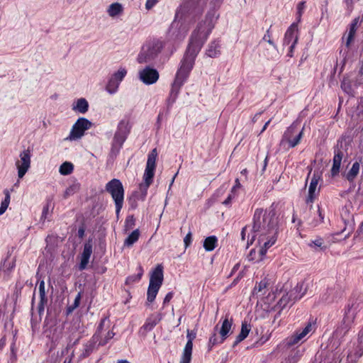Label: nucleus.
Returning <instances> with one entry per match:
<instances>
[{"label": "nucleus", "instance_id": "nucleus-32", "mask_svg": "<svg viewBox=\"0 0 363 363\" xmlns=\"http://www.w3.org/2000/svg\"><path fill=\"white\" fill-rule=\"evenodd\" d=\"M336 298V291L334 289H328L322 294L320 299L323 303H330L334 302Z\"/></svg>", "mask_w": 363, "mask_h": 363}, {"label": "nucleus", "instance_id": "nucleus-35", "mask_svg": "<svg viewBox=\"0 0 363 363\" xmlns=\"http://www.w3.org/2000/svg\"><path fill=\"white\" fill-rule=\"evenodd\" d=\"M140 237V231L138 229L133 230L125 240L124 245L127 247L132 246L135 242L138 241Z\"/></svg>", "mask_w": 363, "mask_h": 363}, {"label": "nucleus", "instance_id": "nucleus-30", "mask_svg": "<svg viewBox=\"0 0 363 363\" xmlns=\"http://www.w3.org/2000/svg\"><path fill=\"white\" fill-rule=\"evenodd\" d=\"M88 108L89 104L87 101L84 98H81L73 104L72 108L81 113H84L88 111Z\"/></svg>", "mask_w": 363, "mask_h": 363}, {"label": "nucleus", "instance_id": "nucleus-22", "mask_svg": "<svg viewBox=\"0 0 363 363\" xmlns=\"http://www.w3.org/2000/svg\"><path fill=\"white\" fill-rule=\"evenodd\" d=\"M106 13L111 18H117L123 14L124 7L121 3L114 2L107 7Z\"/></svg>", "mask_w": 363, "mask_h": 363}, {"label": "nucleus", "instance_id": "nucleus-56", "mask_svg": "<svg viewBox=\"0 0 363 363\" xmlns=\"http://www.w3.org/2000/svg\"><path fill=\"white\" fill-rule=\"evenodd\" d=\"M223 342H220L218 340L216 334L214 333L210 338H209V345L213 346L218 343H222Z\"/></svg>", "mask_w": 363, "mask_h": 363}, {"label": "nucleus", "instance_id": "nucleus-37", "mask_svg": "<svg viewBox=\"0 0 363 363\" xmlns=\"http://www.w3.org/2000/svg\"><path fill=\"white\" fill-rule=\"evenodd\" d=\"M138 274H135V275H131V276H129L127 279H126V281H125V283L128 284H133V283H135V282H138L140 280L143 274V272H144V270L142 267L141 265H139L138 267Z\"/></svg>", "mask_w": 363, "mask_h": 363}, {"label": "nucleus", "instance_id": "nucleus-13", "mask_svg": "<svg viewBox=\"0 0 363 363\" xmlns=\"http://www.w3.org/2000/svg\"><path fill=\"white\" fill-rule=\"evenodd\" d=\"M91 126V123L86 118H79L73 125L70 133L66 140H75L81 138L84 135L85 130L89 129Z\"/></svg>", "mask_w": 363, "mask_h": 363}, {"label": "nucleus", "instance_id": "nucleus-12", "mask_svg": "<svg viewBox=\"0 0 363 363\" xmlns=\"http://www.w3.org/2000/svg\"><path fill=\"white\" fill-rule=\"evenodd\" d=\"M357 307H354V304L349 306L345 312V315L342 321V325L337 328L334 333V335L336 337H342L350 330L352 327V323L355 318Z\"/></svg>", "mask_w": 363, "mask_h": 363}, {"label": "nucleus", "instance_id": "nucleus-28", "mask_svg": "<svg viewBox=\"0 0 363 363\" xmlns=\"http://www.w3.org/2000/svg\"><path fill=\"white\" fill-rule=\"evenodd\" d=\"M251 330V326L247 323L246 320L242 321L241 325V331L239 335L236 337L235 341L233 343V347L239 344L240 342L244 340L248 335Z\"/></svg>", "mask_w": 363, "mask_h": 363}, {"label": "nucleus", "instance_id": "nucleus-62", "mask_svg": "<svg viewBox=\"0 0 363 363\" xmlns=\"http://www.w3.org/2000/svg\"><path fill=\"white\" fill-rule=\"evenodd\" d=\"M173 297V293L172 292H169L166 296L164 297V301H163V303L164 304H166L168 302H169L171 301V299Z\"/></svg>", "mask_w": 363, "mask_h": 363}, {"label": "nucleus", "instance_id": "nucleus-51", "mask_svg": "<svg viewBox=\"0 0 363 363\" xmlns=\"http://www.w3.org/2000/svg\"><path fill=\"white\" fill-rule=\"evenodd\" d=\"M14 267V262L13 261H7L6 260L2 267L1 270L4 272H9Z\"/></svg>", "mask_w": 363, "mask_h": 363}, {"label": "nucleus", "instance_id": "nucleus-9", "mask_svg": "<svg viewBox=\"0 0 363 363\" xmlns=\"http://www.w3.org/2000/svg\"><path fill=\"white\" fill-rule=\"evenodd\" d=\"M193 66L194 65L189 62L182 60V65L177 72L174 81L172 85L170 96L172 98L173 101L177 97L180 88L187 79Z\"/></svg>", "mask_w": 363, "mask_h": 363}, {"label": "nucleus", "instance_id": "nucleus-16", "mask_svg": "<svg viewBox=\"0 0 363 363\" xmlns=\"http://www.w3.org/2000/svg\"><path fill=\"white\" fill-rule=\"evenodd\" d=\"M139 79L147 85L153 84L159 79V72L157 69L146 67L138 72Z\"/></svg>", "mask_w": 363, "mask_h": 363}, {"label": "nucleus", "instance_id": "nucleus-3", "mask_svg": "<svg viewBox=\"0 0 363 363\" xmlns=\"http://www.w3.org/2000/svg\"><path fill=\"white\" fill-rule=\"evenodd\" d=\"M213 27V18L210 17L209 14H208L206 16L205 21L199 23L196 29L193 32L183 60L184 61L194 65L196 55L201 50Z\"/></svg>", "mask_w": 363, "mask_h": 363}, {"label": "nucleus", "instance_id": "nucleus-39", "mask_svg": "<svg viewBox=\"0 0 363 363\" xmlns=\"http://www.w3.org/2000/svg\"><path fill=\"white\" fill-rule=\"evenodd\" d=\"M74 166L71 162H65L62 163L59 169V172L62 175H68L73 171Z\"/></svg>", "mask_w": 363, "mask_h": 363}, {"label": "nucleus", "instance_id": "nucleus-36", "mask_svg": "<svg viewBox=\"0 0 363 363\" xmlns=\"http://www.w3.org/2000/svg\"><path fill=\"white\" fill-rule=\"evenodd\" d=\"M119 85L120 82L111 77L106 84V90L110 94H113L118 91Z\"/></svg>", "mask_w": 363, "mask_h": 363}, {"label": "nucleus", "instance_id": "nucleus-47", "mask_svg": "<svg viewBox=\"0 0 363 363\" xmlns=\"http://www.w3.org/2000/svg\"><path fill=\"white\" fill-rule=\"evenodd\" d=\"M91 254H92V244H91V241H88L84 245V250H83L82 255L90 258Z\"/></svg>", "mask_w": 363, "mask_h": 363}, {"label": "nucleus", "instance_id": "nucleus-8", "mask_svg": "<svg viewBox=\"0 0 363 363\" xmlns=\"http://www.w3.org/2000/svg\"><path fill=\"white\" fill-rule=\"evenodd\" d=\"M106 191L108 192L113 199L116 205V213L119 214L123 204L124 189L119 179H113L106 185Z\"/></svg>", "mask_w": 363, "mask_h": 363}, {"label": "nucleus", "instance_id": "nucleus-58", "mask_svg": "<svg viewBox=\"0 0 363 363\" xmlns=\"http://www.w3.org/2000/svg\"><path fill=\"white\" fill-rule=\"evenodd\" d=\"M323 244V239L321 238H318L316 240H315L314 241H313L311 244H309V245L311 247H312L313 245L315 246V247H321L322 245Z\"/></svg>", "mask_w": 363, "mask_h": 363}, {"label": "nucleus", "instance_id": "nucleus-23", "mask_svg": "<svg viewBox=\"0 0 363 363\" xmlns=\"http://www.w3.org/2000/svg\"><path fill=\"white\" fill-rule=\"evenodd\" d=\"M232 326L233 319L230 318L228 315H226L223 320L221 328L219 330V334L221 338L220 342H223L232 333Z\"/></svg>", "mask_w": 363, "mask_h": 363}, {"label": "nucleus", "instance_id": "nucleus-44", "mask_svg": "<svg viewBox=\"0 0 363 363\" xmlns=\"http://www.w3.org/2000/svg\"><path fill=\"white\" fill-rule=\"evenodd\" d=\"M267 286L268 281L267 279L262 280L257 285L255 286L253 293L255 294H258L259 293L264 294L265 293L264 290L267 289Z\"/></svg>", "mask_w": 363, "mask_h": 363}, {"label": "nucleus", "instance_id": "nucleus-20", "mask_svg": "<svg viewBox=\"0 0 363 363\" xmlns=\"http://www.w3.org/2000/svg\"><path fill=\"white\" fill-rule=\"evenodd\" d=\"M312 324L311 323H308L301 331H297L287 340V345H293L297 344L312 330Z\"/></svg>", "mask_w": 363, "mask_h": 363}, {"label": "nucleus", "instance_id": "nucleus-60", "mask_svg": "<svg viewBox=\"0 0 363 363\" xmlns=\"http://www.w3.org/2000/svg\"><path fill=\"white\" fill-rule=\"evenodd\" d=\"M11 359H13V362L16 361V351L15 348V343H13L11 346Z\"/></svg>", "mask_w": 363, "mask_h": 363}, {"label": "nucleus", "instance_id": "nucleus-4", "mask_svg": "<svg viewBox=\"0 0 363 363\" xmlns=\"http://www.w3.org/2000/svg\"><path fill=\"white\" fill-rule=\"evenodd\" d=\"M164 43L159 39H152L146 42L142 47L137 60L139 63H147L155 60L163 49Z\"/></svg>", "mask_w": 363, "mask_h": 363}, {"label": "nucleus", "instance_id": "nucleus-18", "mask_svg": "<svg viewBox=\"0 0 363 363\" xmlns=\"http://www.w3.org/2000/svg\"><path fill=\"white\" fill-rule=\"evenodd\" d=\"M277 233H267L265 236H257L258 242L259 245H262L259 250V254L261 256H264L267 249L272 246L277 240Z\"/></svg>", "mask_w": 363, "mask_h": 363}, {"label": "nucleus", "instance_id": "nucleus-63", "mask_svg": "<svg viewBox=\"0 0 363 363\" xmlns=\"http://www.w3.org/2000/svg\"><path fill=\"white\" fill-rule=\"evenodd\" d=\"M92 350L91 345H86L84 352H83V356L86 357L88 356Z\"/></svg>", "mask_w": 363, "mask_h": 363}, {"label": "nucleus", "instance_id": "nucleus-46", "mask_svg": "<svg viewBox=\"0 0 363 363\" xmlns=\"http://www.w3.org/2000/svg\"><path fill=\"white\" fill-rule=\"evenodd\" d=\"M295 301L290 297V292L284 295L279 301V303L281 308L286 307L288 304H293Z\"/></svg>", "mask_w": 363, "mask_h": 363}, {"label": "nucleus", "instance_id": "nucleus-11", "mask_svg": "<svg viewBox=\"0 0 363 363\" xmlns=\"http://www.w3.org/2000/svg\"><path fill=\"white\" fill-rule=\"evenodd\" d=\"M303 129L304 128H303L301 131L298 132L296 124L294 123H292L284 132L281 140V145L288 143L289 147L292 148L296 147L300 143L303 137Z\"/></svg>", "mask_w": 363, "mask_h": 363}, {"label": "nucleus", "instance_id": "nucleus-19", "mask_svg": "<svg viewBox=\"0 0 363 363\" xmlns=\"http://www.w3.org/2000/svg\"><path fill=\"white\" fill-rule=\"evenodd\" d=\"M188 341L184 347L183 353L179 363H190L191 359L192 350H193V340L196 337L195 333H192L187 330Z\"/></svg>", "mask_w": 363, "mask_h": 363}, {"label": "nucleus", "instance_id": "nucleus-25", "mask_svg": "<svg viewBox=\"0 0 363 363\" xmlns=\"http://www.w3.org/2000/svg\"><path fill=\"white\" fill-rule=\"evenodd\" d=\"M104 323H105V319H103L101 321V323L98 327L97 332L94 336L95 338H96L98 336L101 337V340L99 343V345H106L108 342L109 340H111L113 337V336L115 335L113 331H108L106 333V335L104 337H102L103 336L102 330H103Z\"/></svg>", "mask_w": 363, "mask_h": 363}, {"label": "nucleus", "instance_id": "nucleus-14", "mask_svg": "<svg viewBox=\"0 0 363 363\" xmlns=\"http://www.w3.org/2000/svg\"><path fill=\"white\" fill-rule=\"evenodd\" d=\"M30 152L29 150L22 151L19 155V159L16 161V167L18 169V177L22 179L30 167Z\"/></svg>", "mask_w": 363, "mask_h": 363}, {"label": "nucleus", "instance_id": "nucleus-29", "mask_svg": "<svg viewBox=\"0 0 363 363\" xmlns=\"http://www.w3.org/2000/svg\"><path fill=\"white\" fill-rule=\"evenodd\" d=\"M296 29V25L295 23H293L286 30L284 38V45H289L291 43L294 42L296 38H298L297 35H295L294 33Z\"/></svg>", "mask_w": 363, "mask_h": 363}, {"label": "nucleus", "instance_id": "nucleus-2", "mask_svg": "<svg viewBox=\"0 0 363 363\" xmlns=\"http://www.w3.org/2000/svg\"><path fill=\"white\" fill-rule=\"evenodd\" d=\"M203 7L192 8L190 3L183 4L177 10L169 29V35L175 39H182L187 34L196 17L203 12Z\"/></svg>", "mask_w": 363, "mask_h": 363}, {"label": "nucleus", "instance_id": "nucleus-42", "mask_svg": "<svg viewBox=\"0 0 363 363\" xmlns=\"http://www.w3.org/2000/svg\"><path fill=\"white\" fill-rule=\"evenodd\" d=\"M160 320V318L158 317L149 318L143 325V328L147 331H150L159 323Z\"/></svg>", "mask_w": 363, "mask_h": 363}, {"label": "nucleus", "instance_id": "nucleus-1", "mask_svg": "<svg viewBox=\"0 0 363 363\" xmlns=\"http://www.w3.org/2000/svg\"><path fill=\"white\" fill-rule=\"evenodd\" d=\"M278 218L275 207L272 204L269 209L257 208L253 216L252 235H247V245H252L258 235L265 236L267 233H277Z\"/></svg>", "mask_w": 363, "mask_h": 363}, {"label": "nucleus", "instance_id": "nucleus-64", "mask_svg": "<svg viewBox=\"0 0 363 363\" xmlns=\"http://www.w3.org/2000/svg\"><path fill=\"white\" fill-rule=\"evenodd\" d=\"M240 187V184L238 179H235V184L231 189V193L234 194V192L236 191L237 189Z\"/></svg>", "mask_w": 363, "mask_h": 363}, {"label": "nucleus", "instance_id": "nucleus-57", "mask_svg": "<svg viewBox=\"0 0 363 363\" xmlns=\"http://www.w3.org/2000/svg\"><path fill=\"white\" fill-rule=\"evenodd\" d=\"M157 2L158 0H147L145 3V9L147 10L151 9Z\"/></svg>", "mask_w": 363, "mask_h": 363}, {"label": "nucleus", "instance_id": "nucleus-24", "mask_svg": "<svg viewBox=\"0 0 363 363\" xmlns=\"http://www.w3.org/2000/svg\"><path fill=\"white\" fill-rule=\"evenodd\" d=\"M38 290L40 295V301L38 304V311L39 314L41 315L42 313H43L45 306L48 302V298L45 296V281L43 280L40 281Z\"/></svg>", "mask_w": 363, "mask_h": 363}, {"label": "nucleus", "instance_id": "nucleus-31", "mask_svg": "<svg viewBox=\"0 0 363 363\" xmlns=\"http://www.w3.org/2000/svg\"><path fill=\"white\" fill-rule=\"evenodd\" d=\"M206 55L210 57H216L220 55V45L218 43L212 42L206 50Z\"/></svg>", "mask_w": 363, "mask_h": 363}, {"label": "nucleus", "instance_id": "nucleus-15", "mask_svg": "<svg viewBox=\"0 0 363 363\" xmlns=\"http://www.w3.org/2000/svg\"><path fill=\"white\" fill-rule=\"evenodd\" d=\"M359 23L360 21L359 17L353 19L351 23L349 25L348 29L342 36V42L345 43L347 48H349L354 43Z\"/></svg>", "mask_w": 363, "mask_h": 363}, {"label": "nucleus", "instance_id": "nucleus-10", "mask_svg": "<svg viewBox=\"0 0 363 363\" xmlns=\"http://www.w3.org/2000/svg\"><path fill=\"white\" fill-rule=\"evenodd\" d=\"M131 128L130 118L125 116L118 123L117 130L113 138V145L121 147L126 140Z\"/></svg>", "mask_w": 363, "mask_h": 363}, {"label": "nucleus", "instance_id": "nucleus-6", "mask_svg": "<svg viewBox=\"0 0 363 363\" xmlns=\"http://www.w3.org/2000/svg\"><path fill=\"white\" fill-rule=\"evenodd\" d=\"M164 279L163 266L157 264L150 274V283L147 292V300L152 303L160 289Z\"/></svg>", "mask_w": 363, "mask_h": 363}, {"label": "nucleus", "instance_id": "nucleus-26", "mask_svg": "<svg viewBox=\"0 0 363 363\" xmlns=\"http://www.w3.org/2000/svg\"><path fill=\"white\" fill-rule=\"evenodd\" d=\"M344 154L342 151L337 150L335 151V155L333 160V167L331 169L332 176L337 175L340 172V164L342 160Z\"/></svg>", "mask_w": 363, "mask_h": 363}, {"label": "nucleus", "instance_id": "nucleus-48", "mask_svg": "<svg viewBox=\"0 0 363 363\" xmlns=\"http://www.w3.org/2000/svg\"><path fill=\"white\" fill-rule=\"evenodd\" d=\"M89 257L81 255V260L79 265V269L82 271L86 268V266L89 262Z\"/></svg>", "mask_w": 363, "mask_h": 363}, {"label": "nucleus", "instance_id": "nucleus-45", "mask_svg": "<svg viewBox=\"0 0 363 363\" xmlns=\"http://www.w3.org/2000/svg\"><path fill=\"white\" fill-rule=\"evenodd\" d=\"M126 74V69L124 67H120L118 71L113 73L111 77L121 83L123 78L125 77Z\"/></svg>", "mask_w": 363, "mask_h": 363}, {"label": "nucleus", "instance_id": "nucleus-33", "mask_svg": "<svg viewBox=\"0 0 363 363\" xmlns=\"http://www.w3.org/2000/svg\"><path fill=\"white\" fill-rule=\"evenodd\" d=\"M360 169V164L358 162H355L353 163L351 169L349 170L346 175V178L349 182H353L356 178L357 174H359Z\"/></svg>", "mask_w": 363, "mask_h": 363}, {"label": "nucleus", "instance_id": "nucleus-21", "mask_svg": "<svg viewBox=\"0 0 363 363\" xmlns=\"http://www.w3.org/2000/svg\"><path fill=\"white\" fill-rule=\"evenodd\" d=\"M320 179V176L318 174L314 173L308 188V195L306 199V202L308 203H313L315 196H316V192L318 189V184Z\"/></svg>", "mask_w": 363, "mask_h": 363}, {"label": "nucleus", "instance_id": "nucleus-50", "mask_svg": "<svg viewBox=\"0 0 363 363\" xmlns=\"http://www.w3.org/2000/svg\"><path fill=\"white\" fill-rule=\"evenodd\" d=\"M262 41L267 42L269 45H271L275 50H277V47L275 43L272 41L271 38V35L269 30H267L264 37L262 38Z\"/></svg>", "mask_w": 363, "mask_h": 363}, {"label": "nucleus", "instance_id": "nucleus-41", "mask_svg": "<svg viewBox=\"0 0 363 363\" xmlns=\"http://www.w3.org/2000/svg\"><path fill=\"white\" fill-rule=\"evenodd\" d=\"M79 189H80V184L79 183H77V182L73 183L72 184H71L66 189V190L64 193V197L67 198V197L74 194L79 190Z\"/></svg>", "mask_w": 363, "mask_h": 363}, {"label": "nucleus", "instance_id": "nucleus-54", "mask_svg": "<svg viewBox=\"0 0 363 363\" xmlns=\"http://www.w3.org/2000/svg\"><path fill=\"white\" fill-rule=\"evenodd\" d=\"M191 239H192L191 233L189 232L186 234V235L185 236V238H184V242L185 248H187L190 245V244L191 242Z\"/></svg>", "mask_w": 363, "mask_h": 363}, {"label": "nucleus", "instance_id": "nucleus-52", "mask_svg": "<svg viewBox=\"0 0 363 363\" xmlns=\"http://www.w3.org/2000/svg\"><path fill=\"white\" fill-rule=\"evenodd\" d=\"M305 1H301L297 5V16L298 21H300L301 16L303 12V10L305 9Z\"/></svg>", "mask_w": 363, "mask_h": 363}, {"label": "nucleus", "instance_id": "nucleus-53", "mask_svg": "<svg viewBox=\"0 0 363 363\" xmlns=\"http://www.w3.org/2000/svg\"><path fill=\"white\" fill-rule=\"evenodd\" d=\"M340 54L342 56V60L340 62V64H341L340 72H342L343 68H344V67L345 65V63H346L347 57V55H348V51H347V50H344V51L341 50L340 51Z\"/></svg>", "mask_w": 363, "mask_h": 363}, {"label": "nucleus", "instance_id": "nucleus-55", "mask_svg": "<svg viewBox=\"0 0 363 363\" xmlns=\"http://www.w3.org/2000/svg\"><path fill=\"white\" fill-rule=\"evenodd\" d=\"M318 214V219L315 220L313 223V225L314 226L323 223V216L320 211V208L318 207V211H317Z\"/></svg>", "mask_w": 363, "mask_h": 363}, {"label": "nucleus", "instance_id": "nucleus-40", "mask_svg": "<svg viewBox=\"0 0 363 363\" xmlns=\"http://www.w3.org/2000/svg\"><path fill=\"white\" fill-rule=\"evenodd\" d=\"M4 200L1 201L0 206V216L5 213L10 203L11 196L9 191L7 189L4 190Z\"/></svg>", "mask_w": 363, "mask_h": 363}, {"label": "nucleus", "instance_id": "nucleus-61", "mask_svg": "<svg viewBox=\"0 0 363 363\" xmlns=\"http://www.w3.org/2000/svg\"><path fill=\"white\" fill-rule=\"evenodd\" d=\"M235 197L234 194H230L228 195L227 199L223 202V204L227 206L231 203L232 199Z\"/></svg>", "mask_w": 363, "mask_h": 363}, {"label": "nucleus", "instance_id": "nucleus-49", "mask_svg": "<svg viewBox=\"0 0 363 363\" xmlns=\"http://www.w3.org/2000/svg\"><path fill=\"white\" fill-rule=\"evenodd\" d=\"M80 300H81V294L79 293L74 298V303L67 308L68 313L72 312L76 308H77L79 306Z\"/></svg>", "mask_w": 363, "mask_h": 363}, {"label": "nucleus", "instance_id": "nucleus-34", "mask_svg": "<svg viewBox=\"0 0 363 363\" xmlns=\"http://www.w3.org/2000/svg\"><path fill=\"white\" fill-rule=\"evenodd\" d=\"M217 238L214 235L207 237L203 241V247L206 251L213 250L217 244Z\"/></svg>", "mask_w": 363, "mask_h": 363}, {"label": "nucleus", "instance_id": "nucleus-5", "mask_svg": "<svg viewBox=\"0 0 363 363\" xmlns=\"http://www.w3.org/2000/svg\"><path fill=\"white\" fill-rule=\"evenodd\" d=\"M157 157V149L155 148L148 154L146 167L143 175L144 183L141 184L140 186L142 199H144L146 196L147 189L152 182L156 167Z\"/></svg>", "mask_w": 363, "mask_h": 363}, {"label": "nucleus", "instance_id": "nucleus-17", "mask_svg": "<svg viewBox=\"0 0 363 363\" xmlns=\"http://www.w3.org/2000/svg\"><path fill=\"white\" fill-rule=\"evenodd\" d=\"M363 355V330H362L357 339V343L354 348L347 354V361L351 363H355Z\"/></svg>", "mask_w": 363, "mask_h": 363}, {"label": "nucleus", "instance_id": "nucleus-7", "mask_svg": "<svg viewBox=\"0 0 363 363\" xmlns=\"http://www.w3.org/2000/svg\"><path fill=\"white\" fill-rule=\"evenodd\" d=\"M362 85H363V61L360 62L357 72L344 77L341 88L347 94L353 96L354 89Z\"/></svg>", "mask_w": 363, "mask_h": 363}, {"label": "nucleus", "instance_id": "nucleus-38", "mask_svg": "<svg viewBox=\"0 0 363 363\" xmlns=\"http://www.w3.org/2000/svg\"><path fill=\"white\" fill-rule=\"evenodd\" d=\"M52 211V201H51V200H48L47 203L43 208L40 220L44 222L51 214Z\"/></svg>", "mask_w": 363, "mask_h": 363}, {"label": "nucleus", "instance_id": "nucleus-27", "mask_svg": "<svg viewBox=\"0 0 363 363\" xmlns=\"http://www.w3.org/2000/svg\"><path fill=\"white\" fill-rule=\"evenodd\" d=\"M306 292V288L303 283H298L296 286L290 291V297L292 298L294 301H296L301 298Z\"/></svg>", "mask_w": 363, "mask_h": 363}, {"label": "nucleus", "instance_id": "nucleus-43", "mask_svg": "<svg viewBox=\"0 0 363 363\" xmlns=\"http://www.w3.org/2000/svg\"><path fill=\"white\" fill-rule=\"evenodd\" d=\"M299 352L293 351L289 354V355L287 357L282 360L281 363H296L299 360Z\"/></svg>", "mask_w": 363, "mask_h": 363}, {"label": "nucleus", "instance_id": "nucleus-59", "mask_svg": "<svg viewBox=\"0 0 363 363\" xmlns=\"http://www.w3.org/2000/svg\"><path fill=\"white\" fill-rule=\"evenodd\" d=\"M297 40H298V38H296L294 40V42L291 43L290 48H289V53H288V56L291 57H293V51H294V49L295 48V45L297 43Z\"/></svg>", "mask_w": 363, "mask_h": 363}]
</instances>
